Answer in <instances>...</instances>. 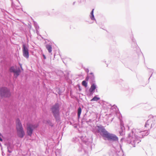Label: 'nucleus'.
<instances>
[{
  "label": "nucleus",
  "mask_w": 156,
  "mask_h": 156,
  "mask_svg": "<svg viewBox=\"0 0 156 156\" xmlns=\"http://www.w3.org/2000/svg\"><path fill=\"white\" fill-rule=\"evenodd\" d=\"M16 123L17 135L19 137L23 138L25 135V132L20 120L19 119H17Z\"/></svg>",
  "instance_id": "nucleus-1"
},
{
  "label": "nucleus",
  "mask_w": 156,
  "mask_h": 156,
  "mask_svg": "<svg viewBox=\"0 0 156 156\" xmlns=\"http://www.w3.org/2000/svg\"><path fill=\"white\" fill-rule=\"evenodd\" d=\"M38 126L37 124H29L27 125V135L31 136L32 134L34 129L36 128Z\"/></svg>",
  "instance_id": "nucleus-2"
},
{
  "label": "nucleus",
  "mask_w": 156,
  "mask_h": 156,
  "mask_svg": "<svg viewBox=\"0 0 156 156\" xmlns=\"http://www.w3.org/2000/svg\"><path fill=\"white\" fill-rule=\"evenodd\" d=\"M11 95L9 90L6 87L0 88V97L2 98H9Z\"/></svg>",
  "instance_id": "nucleus-3"
},
{
  "label": "nucleus",
  "mask_w": 156,
  "mask_h": 156,
  "mask_svg": "<svg viewBox=\"0 0 156 156\" xmlns=\"http://www.w3.org/2000/svg\"><path fill=\"white\" fill-rule=\"evenodd\" d=\"M97 131L103 137H106L108 132L102 126H97Z\"/></svg>",
  "instance_id": "nucleus-4"
},
{
  "label": "nucleus",
  "mask_w": 156,
  "mask_h": 156,
  "mask_svg": "<svg viewBox=\"0 0 156 156\" xmlns=\"http://www.w3.org/2000/svg\"><path fill=\"white\" fill-rule=\"evenodd\" d=\"M59 108V105L57 103L53 105L51 108L52 112L55 118H56L58 115Z\"/></svg>",
  "instance_id": "nucleus-5"
},
{
  "label": "nucleus",
  "mask_w": 156,
  "mask_h": 156,
  "mask_svg": "<svg viewBox=\"0 0 156 156\" xmlns=\"http://www.w3.org/2000/svg\"><path fill=\"white\" fill-rule=\"evenodd\" d=\"M28 47L26 44H23L22 45L23 54V56L27 58L29 57Z\"/></svg>",
  "instance_id": "nucleus-6"
},
{
  "label": "nucleus",
  "mask_w": 156,
  "mask_h": 156,
  "mask_svg": "<svg viewBox=\"0 0 156 156\" xmlns=\"http://www.w3.org/2000/svg\"><path fill=\"white\" fill-rule=\"evenodd\" d=\"M106 138L108 140L113 141H117L119 140L118 137L115 135L109 133H108Z\"/></svg>",
  "instance_id": "nucleus-7"
},
{
  "label": "nucleus",
  "mask_w": 156,
  "mask_h": 156,
  "mask_svg": "<svg viewBox=\"0 0 156 156\" xmlns=\"http://www.w3.org/2000/svg\"><path fill=\"white\" fill-rule=\"evenodd\" d=\"M152 121L151 119H148L146 123L145 127L148 128L150 126H151L152 124Z\"/></svg>",
  "instance_id": "nucleus-8"
},
{
  "label": "nucleus",
  "mask_w": 156,
  "mask_h": 156,
  "mask_svg": "<svg viewBox=\"0 0 156 156\" xmlns=\"http://www.w3.org/2000/svg\"><path fill=\"white\" fill-rule=\"evenodd\" d=\"M46 48L49 53H51V52L52 48L51 45L49 44L46 45Z\"/></svg>",
  "instance_id": "nucleus-9"
},
{
  "label": "nucleus",
  "mask_w": 156,
  "mask_h": 156,
  "mask_svg": "<svg viewBox=\"0 0 156 156\" xmlns=\"http://www.w3.org/2000/svg\"><path fill=\"white\" fill-rule=\"evenodd\" d=\"M96 88V85L94 84H93L91 86L89 90V91L90 93H92Z\"/></svg>",
  "instance_id": "nucleus-10"
},
{
  "label": "nucleus",
  "mask_w": 156,
  "mask_h": 156,
  "mask_svg": "<svg viewBox=\"0 0 156 156\" xmlns=\"http://www.w3.org/2000/svg\"><path fill=\"white\" fill-rule=\"evenodd\" d=\"M20 69H18L16 70L14 73V75H16V77L18 76L19 75V73L20 72Z\"/></svg>",
  "instance_id": "nucleus-11"
},
{
  "label": "nucleus",
  "mask_w": 156,
  "mask_h": 156,
  "mask_svg": "<svg viewBox=\"0 0 156 156\" xmlns=\"http://www.w3.org/2000/svg\"><path fill=\"white\" fill-rule=\"evenodd\" d=\"M81 108L80 107H79L78 108V118H79L80 117V115L81 112Z\"/></svg>",
  "instance_id": "nucleus-12"
},
{
  "label": "nucleus",
  "mask_w": 156,
  "mask_h": 156,
  "mask_svg": "<svg viewBox=\"0 0 156 156\" xmlns=\"http://www.w3.org/2000/svg\"><path fill=\"white\" fill-rule=\"evenodd\" d=\"M100 99V98H98L96 96H94L92 99L91 100V101H97Z\"/></svg>",
  "instance_id": "nucleus-13"
},
{
  "label": "nucleus",
  "mask_w": 156,
  "mask_h": 156,
  "mask_svg": "<svg viewBox=\"0 0 156 156\" xmlns=\"http://www.w3.org/2000/svg\"><path fill=\"white\" fill-rule=\"evenodd\" d=\"M16 70V69L13 66L11 67L9 69L10 72H13V73H14Z\"/></svg>",
  "instance_id": "nucleus-14"
},
{
  "label": "nucleus",
  "mask_w": 156,
  "mask_h": 156,
  "mask_svg": "<svg viewBox=\"0 0 156 156\" xmlns=\"http://www.w3.org/2000/svg\"><path fill=\"white\" fill-rule=\"evenodd\" d=\"M82 85L85 87H87V83L85 81H83L82 83Z\"/></svg>",
  "instance_id": "nucleus-15"
},
{
  "label": "nucleus",
  "mask_w": 156,
  "mask_h": 156,
  "mask_svg": "<svg viewBox=\"0 0 156 156\" xmlns=\"http://www.w3.org/2000/svg\"><path fill=\"white\" fill-rule=\"evenodd\" d=\"M90 75L89 76L90 78L91 79H93L94 78V75L93 73H90Z\"/></svg>",
  "instance_id": "nucleus-16"
},
{
  "label": "nucleus",
  "mask_w": 156,
  "mask_h": 156,
  "mask_svg": "<svg viewBox=\"0 0 156 156\" xmlns=\"http://www.w3.org/2000/svg\"><path fill=\"white\" fill-rule=\"evenodd\" d=\"M90 18H91V19L92 20H94V15H91V16Z\"/></svg>",
  "instance_id": "nucleus-17"
},
{
  "label": "nucleus",
  "mask_w": 156,
  "mask_h": 156,
  "mask_svg": "<svg viewBox=\"0 0 156 156\" xmlns=\"http://www.w3.org/2000/svg\"><path fill=\"white\" fill-rule=\"evenodd\" d=\"M89 78H90V77H89V76H88L86 78V80L87 81H88Z\"/></svg>",
  "instance_id": "nucleus-18"
},
{
  "label": "nucleus",
  "mask_w": 156,
  "mask_h": 156,
  "mask_svg": "<svg viewBox=\"0 0 156 156\" xmlns=\"http://www.w3.org/2000/svg\"><path fill=\"white\" fill-rule=\"evenodd\" d=\"M94 9H93L92 11H91V15H94Z\"/></svg>",
  "instance_id": "nucleus-19"
},
{
  "label": "nucleus",
  "mask_w": 156,
  "mask_h": 156,
  "mask_svg": "<svg viewBox=\"0 0 156 156\" xmlns=\"http://www.w3.org/2000/svg\"><path fill=\"white\" fill-rule=\"evenodd\" d=\"M0 141H2V139L1 137V134H0Z\"/></svg>",
  "instance_id": "nucleus-20"
},
{
  "label": "nucleus",
  "mask_w": 156,
  "mask_h": 156,
  "mask_svg": "<svg viewBox=\"0 0 156 156\" xmlns=\"http://www.w3.org/2000/svg\"><path fill=\"white\" fill-rule=\"evenodd\" d=\"M43 55V56L44 57V59H46V58L45 55Z\"/></svg>",
  "instance_id": "nucleus-21"
},
{
  "label": "nucleus",
  "mask_w": 156,
  "mask_h": 156,
  "mask_svg": "<svg viewBox=\"0 0 156 156\" xmlns=\"http://www.w3.org/2000/svg\"><path fill=\"white\" fill-rule=\"evenodd\" d=\"M20 67L21 68V69H23L22 68V65L20 64Z\"/></svg>",
  "instance_id": "nucleus-22"
}]
</instances>
